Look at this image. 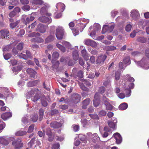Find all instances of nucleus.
I'll list each match as a JSON object with an SVG mask.
<instances>
[{"label":"nucleus","instance_id":"1","mask_svg":"<svg viewBox=\"0 0 149 149\" xmlns=\"http://www.w3.org/2000/svg\"><path fill=\"white\" fill-rule=\"evenodd\" d=\"M65 31L63 28L61 26H58L56 30V36L58 40L63 39Z\"/></svg>","mask_w":149,"mask_h":149},{"label":"nucleus","instance_id":"2","mask_svg":"<svg viewBox=\"0 0 149 149\" xmlns=\"http://www.w3.org/2000/svg\"><path fill=\"white\" fill-rule=\"evenodd\" d=\"M82 82L84 83L80 82L79 83V85L80 86L81 89L82 90L86 91H89V89L85 86L84 84H85L87 86H90L91 85V83L90 81H88L86 79H85L83 80H82Z\"/></svg>","mask_w":149,"mask_h":149},{"label":"nucleus","instance_id":"3","mask_svg":"<svg viewBox=\"0 0 149 149\" xmlns=\"http://www.w3.org/2000/svg\"><path fill=\"white\" fill-rule=\"evenodd\" d=\"M21 141L20 138L15 139L12 141V145L14 147L15 149H19L22 146L23 144Z\"/></svg>","mask_w":149,"mask_h":149},{"label":"nucleus","instance_id":"4","mask_svg":"<svg viewBox=\"0 0 149 149\" xmlns=\"http://www.w3.org/2000/svg\"><path fill=\"white\" fill-rule=\"evenodd\" d=\"M81 98V97L79 94L73 93L71 96L70 101L72 103L77 104L79 102Z\"/></svg>","mask_w":149,"mask_h":149},{"label":"nucleus","instance_id":"5","mask_svg":"<svg viewBox=\"0 0 149 149\" xmlns=\"http://www.w3.org/2000/svg\"><path fill=\"white\" fill-rule=\"evenodd\" d=\"M103 100L106 106V109L107 110H111L114 107L108 101L109 99L104 96L103 97Z\"/></svg>","mask_w":149,"mask_h":149},{"label":"nucleus","instance_id":"6","mask_svg":"<svg viewBox=\"0 0 149 149\" xmlns=\"http://www.w3.org/2000/svg\"><path fill=\"white\" fill-rule=\"evenodd\" d=\"M114 28V25H112L111 26L109 25H104L103 26L102 30V33H105L106 32H111Z\"/></svg>","mask_w":149,"mask_h":149},{"label":"nucleus","instance_id":"7","mask_svg":"<svg viewBox=\"0 0 149 149\" xmlns=\"http://www.w3.org/2000/svg\"><path fill=\"white\" fill-rule=\"evenodd\" d=\"M48 26L42 24H39L37 26L36 28L37 31L42 33H44L46 31V30Z\"/></svg>","mask_w":149,"mask_h":149},{"label":"nucleus","instance_id":"8","mask_svg":"<svg viewBox=\"0 0 149 149\" xmlns=\"http://www.w3.org/2000/svg\"><path fill=\"white\" fill-rule=\"evenodd\" d=\"M50 126L54 129H57L60 128L62 126L61 123L56 121H53L50 123Z\"/></svg>","mask_w":149,"mask_h":149},{"label":"nucleus","instance_id":"9","mask_svg":"<svg viewBox=\"0 0 149 149\" xmlns=\"http://www.w3.org/2000/svg\"><path fill=\"white\" fill-rule=\"evenodd\" d=\"M107 56L105 55H101L99 56L96 60V62L97 64L103 63L106 59Z\"/></svg>","mask_w":149,"mask_h":149},{"label":"nucleus","instance_id":"10","mask_svg":"<svg viewBox=\"0 0 149 149\" xmlns=\"http://www.w3.org/2000/svg\"><path fill=\"white\" fill-rule=\"evenodd\" d=\"M39 21L43 23H47L48 24L50 23L52 21L51 18L45 16H42L38 18Z\"/></svg>","mask_w":149,"mask_h":149},{"label":"nucleus","instance_id":"11","mask_svg":"<svg viewBox=\"0 0 149 149\" xmlns=\"http://www.w3.org/2000/svg\"><path fill=\"white\" fill-rule=\"evenodd\" d=\"M1 33V38L3 39L6 38V39H8L9 37H8L9 36V32L7 30H2L0 31Z\"/></svg>","mask_w":149,"mask_h":149},{"label":"nucleus","instance_id":"12","mask_svg":"<svg viewBox=\"0 0 149 149\" xmlns=\"http://www.w3.org/2000/svg\"><path fill=\"white\" fill-rule=\"evenodd\" d=\"M113 136L115 139L117 144H120L121 143L122 141V138L119 133H115L113 134Z\"/></svg>","mask_w":149,"mask_h":149},{"label":"nucleus","instance_id":"13","mask_svg":"<svg viewBox=\"0 0 149 149\" xmlns=\"http://www.w3.org/2000/svg\"><path fill=\"white\" fill-rule=\"evenodd\" d=\"M55 38L54 32H51L50 35L46 38L45 41V42L48 43L53 41Z\"/></svg>","mask_w":149,"mask_h":149},{"label":"nucleus","instance_id":"14","mask_svg":"<svg viewBox=\"0 0 149 149\" xmlns=\"http://www.w3.org/2000/svg\"><path fill=\"white\" fill-rule=\"evenodd\" d=\"M26 72L30 75L31 77L34 78L36 72L35 70L31 68H28L26 70Z\"/></svg>","mask_w":149,"mask_h":149},{"label":"nucleus","instance_id":"15","mask_svg":"<svg viewBox=\"0 0 149 149\" xmlns=\"http://www.w3.org/2000/svg\"><path fill=\"white\" fill-rule=\"evenodd\" d=\"M90 102V100L89 98H87L84 100L82 102V108L83 109H86L87 108V106L89 104Z\"/></svg>","mask_w":149,"mask_h":149},{"label":"nucleus","instance_id":"16","mask_svg":"<svg viewBox=\"0 0 149 149\" xmlns=\"http://www.w3.org/2000/svg\"><path fill=\"white\" fill-rule=\"evenodd\" d=\"M85 44L87 45L93 46L95 45V42L93 40L89 39H86L84 41Z\"/></svg>","mask_w":149,"mask_h":149},{"label":"nucleus","instance_id":"17","mask_svg":"<svg viewBox=\"0 0 149 149\" xmlns=\"http://www.w3.org/2000/svg\"><path fill=\"white\" fill-rule=\"evenodd\" d=\"M87 134L91 136V137L92 139V141L93 142H95L97 140L98 138L97 134L96 133L92 134L91 133L89 132Z\"/></svg>","mask_w":149,"mask_h":149},{"label":"nucleus","instance_id":"18","mask_svg":"<svg viewBox=\"0 0 149 149\" xmlns=\"http://www.w3.org/2000/svg\"><path fill=\"white\" fill-rule=\"evenodd\" d=\"M12 116V114L10 112H6L1 115V118L3 120H6Z\"/></svg>","mask_w":149,"mask_h":149},{"label":"nucleus","instance_id":"19","mask_svg":"<svg viewBox=\"0 0 149 149\" xmlns=\"http://www.w3.org/2000/svg\"><path fill=\"white\" fill-rule=\"evenodd\" d=\"M0 143L6 146L8 145L9 142L8 141L4 138L1 137H0Z\"/></svg>","mask_w":149,"mask_h":149},{"label":"nucleus","instance_id":"20","mask_svg":"<svg viewBox=\"0 0 149 149\" xmlns=\"http://www.w3.org/2000/svg\"><path fill=\"white\" fill-rule=\"evenodd\" d=\"M128 107V104L126 103H123L121 104L119 107L120 110H123L127 109Z\"/></svg>","mask_w":149,"mask_h":149},{"label":"nucleus","instance_id":"21","mask_svg":"<svg viewBox=\"0 0 149 149\" xmlns=\"http://www.w3.org/2000/svg\"><path fill=\"white\" fill-rule=\"evenodd\" d=\"M27 133V132L25 131L19 130L15 134L17 136H20L25 135Z\"/></svg>","mask_w":149,"mask_h":149},{"label":"nucleus","instance_id":"22","mask_svg":"<svg viewBox=\"0 0 149 149\" xmlns=\"http://www.w3.org/2000/svg\"><path fill=\"white\" fill-rule=\"evenodd\" d=\"M38 80H35L29 82L27 84V86L29 87H31L36 86L38 83Z\"/></svg>","mask_w":149,"mask_h":149},{"label":"nucleus","instance_id":"23","mask_svg":"<svg viewBox=\"0 0 149 149\" xmlns=\"http://www.w3.org/2000/svg\"><path fill=\"white\" fill-rule=\"evenodd\" d=\"M79 54L77 50H74L72 53V56L73 59L76 61L79 58Z\"/></svg>","mask_w":149,"mask_h":149},{"label":"nucleus","instance_id":"24","mask_svg":"<svg viewBox=\"0 0 149 149\" xmlns=\"http://www.w3.org/2000/svg\"><path fill=\"white\" fill-rule=\"evenodd\" d=\"M31 41L39 43L43 42L44 41V40L41 38L37 37L33 38L32 39H31Z\"/></svg>","mask_w":149,"mask_h":149},{"label":"nucleus","instance_id":"25","mask_svg":"<svg viewBox=\"0 0 149 149\" xmlns=\"http://www.w3.org/2000/svg\"><path fill=\"white\" fill-rule=\"evenodd\" d=\"M34 19V17L31 16L30 17H27L26 19V21L25 20L24 22V23L26 25L33 21Z\"/></svg>","mask_w":149,"mask_h":149},{"label":"nucleus","instance_id":"26","mask_svg":"<svg viewBox=\"0 0 149 149\" xmlns=\"http://www.w3.org/2000/svg\"><path fill=\"white\" fill-rule=\"evenodd\" d=\"M136 41L141 43H144L147 41V39L144 37H139L138 38Z\"/></svg>","mask_w":149,"mask_h":149},{"label":"nucleus","instance_id":"27","mask_svg":"<svg viewBox=\"0 0 149 149\" xmlns=\"http://www.w3.org/2000/svg\"><path fill=\"white\" fill-rule=\"evenodd\" d=\"M44 110L42 108H40L39 110V120L41 121L43 118L44 116Z\"/></svg>","mask_w":149,"mask_h":149},{"label":"nucleus","instance_id":"28","mask_svg":"<svg viewBox=\"0 0 149 149\" xmlns=\"http://www.w3.org/2000/svg\"><path fill=\"white\" fill-rule=\"evenodd\" d=\"M36 138L35 137L32 138L28 143V147L30 148H31L33 146L34 143V142L36 141Z\"/></svg>","mask_w":149,"mask_h":149},{"label":"nucleus","instance_id":"29","mask_svg":"<svg viewBox=\"0 0 149 149\" xmlns=\"http://www.w3.org/2000/svg\"><path fill=\"white\" fill-rule=\"evenodd\" d=\"M30 118L33 122H36L38 119V116L37 114L33 115L31 116Z\"/></svg>","mask_w":149,"mask_h":149},{"label":"nucleus","instance_id":"30","mask_svg":"<svg viewBox=\"0 0 149 149\" xmlns=\"http://www.w3.org/2000/svg\"><path fill=\"white\" fill-rule=\"evenodd\" d=\"M41 104L44 107H46L47 106L48 103L46 100V98L45 96L41 98Z\"/></svg>","mask_w":149,"mask_h":149},{"label":"nucleus","instance_id":"31","mask_svg":"<svg viewBox=\"0 0 149 149\" xmlns=\"http://www.w3.org/2000/svg\"><path fill=\"white\" fill-rule=\"evenodd\" d=\"M56 46L61 51L64 52L66 51V49L64 47L59 44H57Z\"/></svg>","mask_w":149,"mask_h":149},{"label":"nucleus","instance_id":"32","mask_svg":"<svg viewBox=\"0 0 149 149\" xmlns=\"http://www.w3.org/2000/svg\"><path fill=\"white\" fill-rule=\"evenodd\" d=\"M121 72L119 70H117L115 73V77L116 80H118L120 78Z\"/></svg>","mask_w":149,"mask_h":149},{"label":"nucleus","instance_id":"33","mask_svg":"<svg viewBox=\"0 0 149 149\" xmlns=\"http://www.w3.org/2000/svg\"><path fill=\"white\" fill-rule=\"evenodd\" d=\"M86 26V25L85 24L80 23L79 24V27H78V29L81 32L83 31Z\"/></svg>","mask_w":149,"mask_h":149},{"label":"nucleus","instance_id":"34","mask_svg":"<svg viewBox=\"0 0 149 149\" xmlns=\"http://www.w3.org/2000/svg\"><path fill=\"white\" fill-rule=\"evenodd\" d=\"M105 91V88L104 86H101L99 88L98 92L102 94L104 93Z\"/></svg>","mask_w":149,"mask_h":149},{"label":"nucleus","instance_id":"35","mask_svg":"<svg viewBox=\"0 0 149 149\" xmlns=\"http://www.w3.org/2000/svg\"><path fill=\"white\" fill-rule=\"evenodd\" d=\"M40 96L38 93H36L33 97L32 99V100L34 102H36L40 99Z\"/></svg>","mask_w":149,"mask_h":149},{"label":"nucleus","instance_id":"36","mask_svg":"<svg viewBox=\"0 0 149 149\" xmlns=\"http://www.w3.org/2000/svg\"><path fill=\"white\" fill-rule=\"evenodd\" d=\"M125 91L127 97H128L130 96L131 91L130 88H126L125 89Z\"/></svg>","mask_w":149,"mask_h":149},{"label":"nucleus","instance_id":"37","mask_svg":"<svg viewBox=\"0 0 149 149\" xmlns=\"http://www.w3.org/2000/svg\"><path fill=\"white\" fill-rule=\"evenodd\" d=\"M36 25V21L34 22L33 23L31 24V25L29 26L28 28L29 29L31 27V30L29 31V32L30 33L32 31L31 29H33Z\"/></svg>","mask_w":149,"mask_h":149},{"label":"nucleus","instance_id":"38","mask_svg":"<svg viewBox=\"0 0 149 149\" xmlns=\"http://www.w3.org/2000/svg\"><path fill=\"white\" fill-rule=\"evenodd\" d=\"M100 100H97L94 99L93 100V104L95 107H97L100 104Z\"/></svg>","mask_w":149,"mask_h":149},{"label":"nucleus","instance_id":"39","mask_svg":"<svg viewBox=\"0 0 149 149\" xmlns=\"http://www.w3.org/2000/svg\"><path fill=\"white\" fill-rule=\"evenodd\" d=\"M24 43L21 42L19 43L17 46V49L19 50H21L23 48Z\"/></svg>","mask_w":149,"mask_h":149},{"label":"nucleus","instance_id":"40","mask_svg":"<svg viewBox=\"0 0 149 149\" xmlns=\"http://www.w3.org/2000/svg\"><path fill=\"white\" fill-rule=\"evenodd\" d=\"M33 3L36 5H41L42 4L43 1L41 0H34Z\"/></svg>","mask_w":149,"mask_h":149},{"label":"nucleus","instance_id":"41","mask_svg":"<svg viewBox=\"0 0 149 149\" xmlns=\"http://www.w3.org/2000/svg\"><path fill=\"white\" fill-rule=\"evenodd\" d=\"M59 54L57 52H55L53 53L52 54V57L54 59H57L59 57Z\"/></svg>","mask_w":149,"mask_h":149},{"label":"nucleus","instance_id":"42","mask_svg":"<svg viewBox=\"0 0 149 149\" xmlns=\"http://www.w3.org/2000/svg\"><path fill=\"white\" fill-rule=\"evenodd\" d=\"M71 29L72 31V33H73L74 36H76L79 34V30H77V29L75 28H72Z\"/></svg>","mask_w":149,"mask_h":149},{"label":"nucleus","instance_id":"43","mask_svg":"<svg viewBox=\"0 0 149 149\" xmlns=\"http://www.w3.org/2000/svg\"><path fill=\"white\" fill-rule=\"evenodd\" d=\"M127 77H128L127 79V81L129 82L130 83H133L134 81V79L132 77L129 76V75L128 74H127L126 75Z\"/></svg>","mask_w":149,"mask_h":149},{"label":"nucleus","instance_id":"44","mask_svg":"<svg viewBox=\"0 0 149 149\" xmlns=\"http://www.w3.org/2000/svg\"><path fill=\"white\" fill-rule=\"evenodd\" d=\"M45 133L48 136H51L52 134L51 129L50 128H47L45 130Z\"/></svg>","mask_w":149,"mask_h":149},{"label":"nucleus","instance_id":"45","mask_svg":"<svg viewBox=\"0 0 149 149\" xmlns=\"http://www.w3.org/2000/svg\"><path fill=\"white\" fill-rule=\"evenodd\" d=\"M12 56V55L9 53L3 54L4 58L6 60H8Z\"/></svg>","mask_w":149,"mask_h":149},{"label":"nucleus","instance_id":"46","mask_svg":"<svg viewBox=\"0 0 149 149\" xmlns=\"http://www.w3.org/2000/svg\"><path fill=\"white\" fill-rule=\"evenodd\" d=\"M72 127L73 128L74 131L75 132H77L79 130V127L78 125L74 124L72 125Z\"/></svg>","mask_w":149,"mask_h":149},{"label":"nucleus","instance_id":"47","mask_svg":"<svg viewBox=\"0 0 149 149\" xmlns=\"http://www.w3.org/2000/svg\"><path fill=\"white\" fill-rule=\"evenodd\" d=\"M38 89H32L29 92V94L31 95H33L34 93H36V92L37 93V91H38Z\"/></svg>","mask_w":149,"mask_h":149},{"label":"nucleus","instance_id":"48","mask_svg":"<svg viewBox=\"0 0 149 149\" xmlns=\"http://www.w3.org/2000/svg\"><path fill=\"white\" fill-rule=\"evenodd\" d=\"M60 147L59 143H56L53 144L52 146V149H58Z\"/></svg>","mask_w":149,"mask_h":149},{"label":"nucleus","instance_id":"49","mask_svg":"<svg viewBox=\"0 0 149 149\" xmlns=\"http://www.w3.org/2000/svg\"><path fill=\"white\" fill-rule=\"evenodd\" d=\"M17 56L20 58H22L25 60H26L28 58L26 55L22 54V53L20 54H18Z\"/></svg>","mask_w":149,"mask_h":149},{"label":"nucleus","instance_id":"50","mask_svg":"<svg viewBox=\"0 0 149 149\" xmlns=\"http://www.w3.org/2000/svg\"><path fill=\"white\" fill-rule=\"evenodd\" d=\"M108 124L109 126L111 128H114L115 126V123L112 121H108Z\"/></svg>","mask_w":149,"mask_h":149},{"label":"nucleus","instance_id":"51","mask_svg":"<svg viewBox=\"0 0 149 149\" xmlns=\"http://www.w3.org/2000/svg\"><path fill=\"white\" fill-rule=\"evenodd\" d=\"M34 127V125L32 124L30 125L29 128L28 132L29 133H31L32 132L33 130Z\"/></svg>","mask_w":149,"mask_h":149},{"label":"nucleus","instance_id":"52","mask_svg":"<svg viewBox=\"0 0 149 149\" xmlns=\"http://www.w3.org/2000/svg\"><path fill=\"white\" fill-rule=\"evenodd\" d=\"M19 22L17 21L16 22L14 23H11L10 24V27L12 29L16 27L18 24Z\"/></svg>","mask_w":149,"mask_h":149},{"label":"nucleus","instance_id":"53","mask_svg":"<svg viewBox=\"0 0 149 149\" xmlns=\"http://www.w3.org/2000/svg\"><path fill=\"white\" fill-rule=\"evenodd\" d=\"M130 57H127L125 58L123 60V61L125 64L128 63L130 62Z\"/></svg>","mask_w":149,"mask_h":149},{"label":"nucleus","instance_id":"54","mask_svg":"<svg viewBox=\"0 0 149 149\" xmlns=\"http://www.w3.org/2000/svg\"><path fill=\"white\" fill-rule=\"evenodd\" d=\"M26 53L28 58H32V54L30 51L28 50H26Z\"/></svg>","mask_w":149,"mask_h":149},{"label":"nucleus","instance_id":"55","mask_svg":"<svg viewBox=\"0 0 149 149\" xmlns=\"http://www.w3.org/2000/svg\"><path fill=\"white\" fill-rule=\"evenodd\" d=\"M107 112L106 111L104 110H102L100 111L99 113V115L100 116H105L106 115Z\"/></svg>","mask_w":149,"mask_h":149},{"label":"nucleus","instance_id":"56","mask_svg":"<svg viewBox=\"0 0 149 149\" xmlns=\"http://www.w3.org/2000/svg\"><path fill=\"white\" fill-rule=\"evenodd\" d=\"M58 110L56 109H53L50 112V114L52 116L56 114H58Z\"/></svg>","mask_w":149,"mask_h":149},{"label":"nucleus","instance_id":"57","mask_svg":"<svg viewBox=\"0 0 149 149\" xmlns=\"http://www.w3.org/2000/svg\"><path fill=\"white\" fill-rule=\"evenodd\" d=\"M77 76L80 78H82L83 77V72L81 71H79L77 73Z\"/></svg>","mask_w":149,"mask_h":149},{"label":"nucleus","instance_id":"58","mask_svg":"<svg viewBox=\"0 0 149 149\" xmlns=\"http://www.w3.org/2000/svg\"><path fill=\"white\" fill-rule=\"evenodd\" d=\"M81 54L82 56L85 58L87 52L86 50L83 49L81 52Z\"/></svg>","mask_w":149,"mask_h":149},{"label":"nucleus","instance_id":"59","mask_svg":"<svg viewBox=\"0 0 149 149\" xmlns=\"http://www.w3.org/2000/svg\"><path fill=\"white\" fill-rule=\"evenodd\" d=\"M59 107L62 110H65L68 108V106L67 105L64 104L63 105H60Z\"/></svg>","mask_w":149,"mask_h":149},{"label":"nucleus","instance_id":"60","mask_svg":"<svg viewBox=\"0 0 149 149\" xmlns=\"http://www.w3.org/2000/svg\"><path fill=\"white\" fill-rule=\"evenodd\" d=\"M132 26L130 24L127 25L125 27V30L126 31H130L131 29Z\"/></svg>","mask_w":149,"mask_h":149},{"label":"nucleus","instance_id":"61","mask_svg":"<svg viewBox=\"0 0 149 149\" xmlns=\"http://www.w3.org/2000/svg\"><path fill=\"white\" fill-rule=\"evenodd\" d=\"M22 9L25 11H27L29 10L30 8L29 6L25 5L22 8Z\"/></svg>","mask_w":149,"mask_h":149},{"label":"nucleus","instance_id":"62","mask_svg":"<svg viewBox=\"0 0 149 149\" xmlns=\"http://www.w3.org/2000/svg\"><path fill=\"white\" fill-rule=\"evenodd\" d=\"M22 122L24 124H26L28 123V118L26 117H24L22 119Z\"/></svg>","mask_w":149,"mask_h":149},{"label":"nucleus","instance_id":"63","mask_svg":"<svg viewBox=\"0 0 149 149\" xmlns=\"http://www.w3.org/2000/svg\"><path fill=\"white\" fill-rule=\"evenodd\" d=\"M99 93L98 92H96L95 95L94 99L100 100Z\"/></svg>","mask_w":149,"mask_h":149},{"label":"nucleus","instance_id":"64","mask_svg":"<svg viewBox=\"0 0 149 149\" xmlns=\"http://www.w3.org/2000/svg\"><path fill=\"white\" fill-rule=\"evenodd\" d=\"M16 14V13L13 10L10 13L9 15L10 17H14Z\"/></svg>","mask_w":149,"mask_h":149}]
</instances>
